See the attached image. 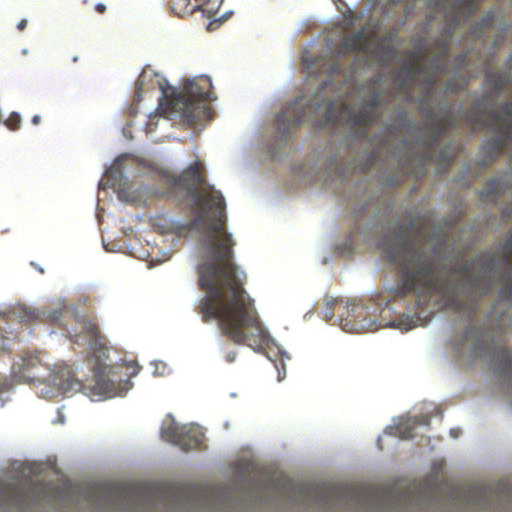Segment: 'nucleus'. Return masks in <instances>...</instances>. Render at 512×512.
I'll list each match as a JSON object with an SVG mask.
<instances>
[{
	"label": "nucleus",
	"mask_w": 512,
	"mask_h": 512,
	"mask_svg": "<svg viewBox=\"0 0 512 512\" xmlns=\"http://www.w3.org/2000/svg\"><path fill=\"white\" fill-rule=\"evenodd\" d=\"M501 261L508 270L505 276V286L502 288L501 294L505 298L512 300V233L501 247Z\"/></svg>",
	"instance_id": "obj_15"
},
{
	"label": "nucleus",
	"mask_w": 512,
	"mask_h": 512,
	"mask_svg": "<svg viewBox=\"0 0 512 512\" xmlns=\"http://www.w3.org/2000/svg\"><path fill=\"white\" fill-rule=\"evenodd\" d=\"M95 10L99 14H104L106 12V6L103 3H98L95 5Z\"/></svg>",
	"instance_id": "obj_31"
},
{
	"label": "nucleus",
	"mask_w": 512,
	"mask_h": 512,
	"mask_svg": "<svg viewBox=\"0 0 512 512\" xmlns=\"http://www.w3.org/2000/svg\"><path fill=\"white\" fill-rule=\"evenodd\" d=\"M131 368H132L131 376H135L140 369V367L136 366V365H131Z\"/></svg>",
	"instance_id": "obj_36"
},
{
	"label": "nucleus",
	"mask_w": 512,
	"mask_h": 512,
	"mask_svg": "<svg viewBox=\"0 0 512 512\" xmlns=\"http://www.w3.org/2000/svg\"><path fill=\"white\" fill-rule=\"evenodd\" d=\"M127 389L128 388H122L119 383H116L112 379H105L98 375L93 386V394L105 397H114L122 395Z\"/></svg>",
	"instance_id": "obj_18"
},
{
	"label": "nucleus",
	"mask_w": 512,
	"mask_h": 512,
	"mask_svg": "<svg viewBox=\"0 0 512 512\" xmlns=\"http://www.w3.org/2000/svg\"><path fill=\"white\" fill-rule=\"evenodd\" d=\"M40 121H41V118H40V116H39V115H35V116H33V117H32V120H31V122H32V124H33V125H38V124L40 123Z\"/></svg>",
	"instance_id": "obj_35"
},
{
	"label": "nucleus",
	"mask_w": 512,
	"mask_h": 512,
	"mask_svg": "<svg viewBox=\"0 0 512 512\" xmlns=\"http://www.w3.org/2000/svg\"><path fill=\"white\" fill-rule=\"evenodd\" d=\"M507 189L508 185L502 178H493L487 182L480 194L484 200L496 201Z\"/></svg>",
	"instance_id": "obj_21"
},
{
	"label": "nucleus",
	"mask_w": 512,
	"mask_h": 512,
	"mask_svg": "<svg viewBox=\"0 0 512 512\" xmlns=\"http://www.w3.org/2000/svg\"><path fill=\"white\" fill-rule=\"evenodd\" d=\"M183 426L177 424L174 420L163 425L161 429V438L174 445L179 444L182 435Z\"/></svg>",
	"instance_id": "obj_23"
},
{
	"label": "nucleus",
	"mask_w": 512,
	"mask_h": 512,
	"mask_svg": "<svg viewBox=\"0 0 512 512\" xmlns=\"http://www.w3.org/2000/svg\"><path fill=\"white\" fill-rule=\"evenodd\" d=\"M471 497L473 502L478 503L483 508H486L488 503L493 498L492 491L486 487H475L471 489Z\"/></svg>",
	"instance_id": "obj_24"
},
{
	"label": "nucleus",
	"mask_w": 512,
	"mask_h": 512,
	"mask_svg": "<svg viewBox=\"0 0 512 512\" xmlns=\"http://www.w3.org/2000/svg\"><path fill=\"white\" fill-rule=\"evenodd\" d=\"M118 173L120 176H121V173L119 171H111L109 177L110 178H113L114 177V174Z\"/></svg>",
	"instance_id": "obj_37"
},
{
	"label": "nucleus",
	"mask_w": 512,
	"mask_h": 512,
	"mask_svg": "<svg viewBox=\"0 0 512 512\" xmlns=\"http://www.w3.org/2000/svg\"><path fill=\"white\" fill-rule=\"evenodd\" d=\"M293 501L313 502L321 507L337 505L367 507L381 502H390L394 496L382 488L354 487L350 485H324L321 487H293Z\"/></svg>",
	"instance_id": "obj_4"
},
{
	"label": "nucleus",
	"mask_w": 512,
	"mask_h": 512,
	"mask_svg": "<svg viewBox=\"0 0 512 512\" xmlns=\"http://www.w3.org/2000/svg\"><path fill=\"white\" fill-rule=\"evenodd\" d=\"M493 24V16L487 15L485 18L481 20V22L477 23L475 27V34L480 36V33H484L486 29L490 28Z\"/></svg>",
	"instance_id": "obj_26"
},
{
	"label": "nucleus",
	"mask_w": 512,
	"mask_h": 512,
	"mask_svg": "<svg viewBox=\"0 0 512 512\" xmlns=\"http://www.w3.org/2000/svg\"><path fill=\"white\" fill-rule=\"evenodd\" d=\"M43 368L39 356L35 353H25L14 362L12 376L19 383H30L41 380L39 370Z\"/></svg>",
	"instance_id": "obj_11"
},
{
	"label": "nucleus",
	"mask_w": 512,
	"mask_h": 512,
	"mask_svg": "<svg viewBox=\"0 0 512 512\" xmlns=\"http://www.w3.org/2000/svg\"><path fill=\"white\" fill-rule=\"evenodd\" d=\"M472 334H474V335H473V337H475V338H477V339H478V337H479V335H480V331H479L478 329H474V328H473V329L468 330V331L466 332V336H465V337H466V339H468V338L472 337Z\"/></svg>",
	"instance_id": "obj_30"
},
{
	"label": "nucleus",
	"mask_w": 512,
	"mask_h": 512,
	"mask_svg": "<svg viewBox=\"0 0 512 512\" xmlns=\"http://www.w3.org/2000/svg\"><path fill=\"white\" fill-rule=\"evenodd\" d=\"M209 0H171V9L178 15L192 14L196 10H202V7L207 4Z\"/></svg>",
	"instance_id": "obj_20"
},
{
	"label": "nucleus",
	"mask_w": 512,
	"mask_h": 512,
	"mask_svg": "<svg viewBox=\"0 0 512 512\" xmlns=\"http://www.w3.org/2000/svg\"><path fill=\"white\" fill-rule=\"evenodd\" d=\"M97 496L105 502L118 500L137 507H150L154 500L153 493L148 489L124 484L101 488L97 491Z\"/></svg>",
	"instance_id": "obj_10"
},
{
	"label": "nucleus",
	"mask_w": 512,
	"mask_h": 512,
	"mask_svg": "<svg viewBox=\"0 0 512 512\" xmlns=\"http://www.w3.org/2000/svg\"><path fill=\"white\" fill-rule=\"evenodd\" d=\"M27 26V20L26 19H22L18 25H17V28L19 31H23Z\"/></svg>",
	"instance_id": "obj_34"
},
{
	"label": "nucleus",
	"mask_w": 512,
	"mask_h": 512,
	"mask_svg": "<svg viewBox=\"0 0 512 512\" xmlns=\"http://www.w3.org/2000/svg\"><path fill=\"white\" fill-rule=\"evenodd\" d=\"M173 189L181 190L191 198L190 210L195 214L190 225L199 229L214 210L210 221L208 261L200 266L199 285L206 291L197 312L203 321L216 319L223 335L236 344H247L260 350L268 344L269 335L261 324L253 300L244 288L246 274L233 262L235 242L226 231L225 200L222 193L205 185V168L195 161L179 175L170 177Z\"/></svg>",
	"instance_id": "obj_1"
},
{
	"label": "nucleus",
	"mask_w": 512,
	"mask_h": 512,
	"mask_svg": "<svg viewBox=\"0 0 512 512\" xmlns=\"http://www.w3.org/2000/svg\"><path fill=\"white\" fill-rule=\"evenodd\" d=\"M337 309L343 329L347 332H361L366 330V324L363 323L367 316L365 307L359 304H351L344 306L339 299H332L326 302L323 309V315L326 320H331L334 317V309Z\"/></svg>",
	"instance_id": "obj_9"
},
{
	"label": "nucleus",
	"mask_w": 512,
	"mask_h": 512,
	"mask_svg": "<svg viewBox=\"0 0 512 512\" xmlns=\"http://www.w3.org/2000/svg\"><path fill=\"white\" fill-rule=\"evenodd\" d=\"M215 99L211 79L203 75L188 80L183 91L169 99L167 110L179 113L191 124H195L211 119L212 109L207 102Z\"/></svg>",
	"instance_id": "obj_5"
},
{
	"label": "nucleus",
	"mask_w": 512,
	"mask_h": 512,
	"mask_svg": "<svg viewBox=\"0 0 512 512\" xmlns=\"http://www.w3.org/2000/svg\"><path fill=\"white\" fill-rule=\"evenodd\" d=\"M66 312L67 307L63 306L60 309L49 311L47 314L39 313L24 304L15 305L0 312V351H5L10 343L17 340L22 324L32 323L43 318L52 324L61 325V319Z\"/></svg>",
	"instance_id": "obj_6"
},
{
	"label": "nucleus",
	"mask_w": 512,
	"mask_h": 512,
	"mask_svg": "<svg viewBox=\"0 0 512 512\" xmlns=\"http://www.w3.org/2000/svg\"><path fill=\"white\" fill-rule=\"evenodd\" d=\"M78 61V57H73V62H77Z\"/></svg>",
	"instance_id": "obj_39"
},
{
	"label": "nucleus",
	"mask_w": 512,
	"mask_h": 512,
	"mask_svg": "<svg viewBox=\"0 0 512 512\" xmlns=\"http://www.w3.org/2000/svg\"><path fill=\"white\" fill-rule=\"evenodd\" d=\"M343 45L346 49L353 52H366L368 49V39L363 30H358L349 35Z\"/></svg>",
	"instance_id": "obj_22"
},
{
	"label": "nucleus",
	"mask_w": 512,
	"mask_h": 512,
	"mask_svg": "<svg viewBox=\"0 0 512 512\" xmlns=\"http://www.w3.org/2000/svg\"><path fill=\"white\" fill-rule=\"evenodd\" d=\"M380 102V94L373 93L365 101L363 109L356 111L343 102L326 100L318 95L312 99L300 96L277 115V129L283 136H288L304 122L317 126L341 123L355 130L358 137H364L367 129L379 118L376 109Z\"/></svg>",
	"instance_id": "obj_3"
},
{
	"label": "nucleus",
	"mask_w": 512,
	"mask_h": 512,
	"mask_svg": "<svg viewBox=\"0 0 512 512\" xmlns=\"http://www.w3.org/2000/svg\"><path fill=\"white\" fill-rule=\"evenodd\" d=\"M425 228V218H411L407 224H397L390 239L382 244L386 258L398 269L401 293L425 297L440 294L448 308L472 318L478 310L476 295L483 297L493 290L498 256L485 251L473 260L456 263L450 272L461 279L445 281L438 275L436 264L416 248Z\"/></svg>",
	"instance_id": "obj_2"
},
{
	"label": "nucleus",
	"mask_w": 512,
	"mask_h": 512,
	"mask_svg": "<svg viewBox=\"0 0 512 512\" xmlns=\"http://www.w3.org/2000/svg\"><path fill=\"white\" fill-rule=\"evenodd\" d=\"M450 39L448 37L440 38L434 43V47L438 50L437 56L433 63L427 67L430 71L425 78V84L428 89H432L441 74L445 71V61L449 55ZM407 60L410 62L409 73L411 75H420L425 72L423 51H409L406 54Z\"/></svg>",
	"instance_id": "obj_7"
},
{
	"label": "nucleus",
	"mask_w": 512,
	"mask_h": 512,
	"mask_svg": "<svg viewBox=\"0 0 512 512\" xmlns=\"http://www.w3.org/2000/svg\"><path fill=\"white\" fill-rule=\"evenodd\" d=\"M109 374H111L112 376H114V373H112V369L109 370Z\"/></svg>",
	"instance_id": "obj_40"
},
{
	"label": "nucleus",
	"mask_w": 512,
	"mask_h": 512,
	"mask_svg": "<svg viewBox=\"0 0 512 512\" xmlns=\"http://www.w3.org/2000/svg\"><path fill=\"white\" fill-rule=\"evenodd\" d=\"M220 24V21L219 20H214V21H211L208 26H207V29L208 30H214L216 29Z\"/></svg>",
	"instance_id": "obj_33"
},
{
	"label": "nucleus",
	"mask_w": 512,
	"mask_h": 512,
	"mask_svg": "<svg viewBox=\"0 0 512 512\" xmlns=\"http://www.w3.org/2000/svg\"><path fill=\"white\" fill-rule=\"evenodd\" d=\"M509 83H512V55L506 62L505 71H493L492 69L486 71L484 85L490 89L492 95H498Z\"/></svg>",
	"instance_id": "obj_14"
},
{
	"label": "nucleus",
	"mask_w": 512,
	"mask_h": 512,
	"mask_svg": "<svg viewBox=\"0 0 512 512\" xmlns=\"http://www.w3.org/2000/svg\"><path fill=\"white\" fill-rule=\"evenodd\" d=\"M496 369L512 388V350L499 348L493 358Z\"/></svg>",
	"instance_id": "obj_16"
},
{
	"label": "nucleus",
	"mask_w": 512,
	"mask_h": 512,
	"mask_svg": "<svg viewBox=\"0 0 512 512\" xmlns=\"http://www.w3.org/2000/svg\"><path fill=\"white\" fill-rule=\"evenodd\" d=\"M453 158H454V154H448V153L446 152V149H443V150L439 153V155H438L437 162H439V163H444V164H446L447 166H449V165H450V163L452 162Z\"/></svg>",
	"instance_id": "obj_28"
},
{
	"label": "nucleus",
	"mask_w": 512,
	"mask_h": 512,
	"mask_svg": "<svg viewBox=\"0 0 512 512\" xmlns=\"http://www.w3.org/2000/svg\"><path fill=\"white\" fill-rule=\"evenodd\" d=\"M236 358V352L234 351H231V352H228L225 356V359L228 363H231L235 360Z\"/></svg>",
	"instance_id": "obj_32"
},
{
	"label": "nucleus",
	"mask_w": 512,
	"mask_h": 512,
	"mask_svg": "<svg viewBox=\"0 0 512 512\" xmlns=\"http://www.w3.org/2000/svg\"><path fill=\"white\" fill-rule=\"evenodd\" d=\"M4 124L12 131H16L21 126V117L18 113L13 112L9 115V117L4 121Z\"/></svg>",
	"instance_id": "obj_25"
},
{
	"label": "nucleus",
	"mask_w": 512,
	"mask_h": 512,
	"mask_svg": "<svg viewBox=\"0 0 512 512\" xmlns=\"http://www.w3.org/2000/svg\"><path fill=\"white\" fill-rule=\"evenodd\" d=\"M75 321L81 326V332L71 335L74 343H79L82 337L85 338L88 347L94 351H101L105 347V339L101 335L99 327L95 319L88 316L75 315Z\"/></svg>",
	"instance_id": "obj_12"
},
{
	"label": "nucleus",
	"mask_w": 512,
	"mask_h": 512,
	"mask_svg": "<svg viewBox=\"0 0 512 512\" xmlns=\"http://www.w3.org/2000/svg\"><path fill=\"white\" fill-rule=\"evenodd\" d=\"M50 382L63 394L81 392L90 395L88 387L75 377L71 366H59L50 376Z\"/></svg>",
	"instance_id": "obj_13"
},
{
	"label": "nucleus",
	"mask_w": 512,
	"mask_h": 512,
	"mask_svg": "<svg viewBox=\"0 0 512 512\" xmlns=\"http://www.w3.org/2000/svg\"><path fill=\"white\" fill-rule=\"evenodd\" d=\"M202 441L203 433L197 426H183L178 446L184 451L198 449L200 448Z\"/></svg>",
	"instance_id": "obj_17"
},
{
	"label": "nucleus",
	"mask_w": 512,
	"mask_h": 512,
	"mask_svg": "<svg viewBox=\"0 0 512 512\" xmlns=\"http://www.w3.org/2000/svg\"><path fill=\"white\" fill-rule=\"evenodd\" d=\"M430 420V416L428 415H416L407 419L405 422L399 423L395 429L401 439H411L414 436V429L420 425L429 426Z\"/></svg>",
	"instance_id": "obj_19"
},
{
	"label": "nucleus",
	"mask_w": 512,
	"mask_h": 512,
	"mask_svg": "<svg viewBox=\"0 0 512 512\" xmlns=\"http://www.w3.org/2000/svg\"><path fill=\"white\" fill-rule=\"evenodd\" d=\"M422 114L425 118L423 129L428 135V139L425 141V152L422 158V166H424L426 162L433 160V147L442 139L445 132L453 127L454 117L450 111L439 115L429 108H423Z\"/></svg>",
	"instance_id": "obj_8"
},
{
	"label": "nucleus",
	"mask_w": 512,
	"mask_h": 512,
	"mask_svg": "<svg viewBox=\"0 0 512 512\" xmlns=\"http://www.w3.org/2000/svg\"><path fill=\"white\" fill-rule=\"evenodd\" d=\"M163 97L166 98V99L169 98V95H168L166 90H163Z\"/></svg>",
	"instance_id": "obj_38"
},
{
	"label": "nucleus",
	"mask_w": 512,
	"mask_h": 512,
	"mask_svg": "<svg viewBox=\"0 0 512 512\" xmlns=\"http://www.w3.org/2000/svg\"><path fill=\"white\" fill-rule=\"evenodd\" d=\"M468 81H469V78L465 79L463 84H457L453 80H449L446 83V90L451 93L458 92L459 90L466 87V85L468 84Z\"/></svg>",
	"instance_id": "obj_27"
},
{
	"label": "nucleus",
	"mask_w": 512,
	"mask_h": 512,
	"mask_svg": "<svg viewBox=\"0 0 512 512\" xmlns=\"http://www.w3.org/2000/svg\"><path fill=\"white\" fill-rule=\"evenodd\" d=\"M468 59H469V53H468V52H464V53L459 54V55L456 57V59H455V61H456V66H457L459 69H462V68L466 65V63H467Z\"/></svg>",
	"instance_id": "obj_29"
}]
</instances>
